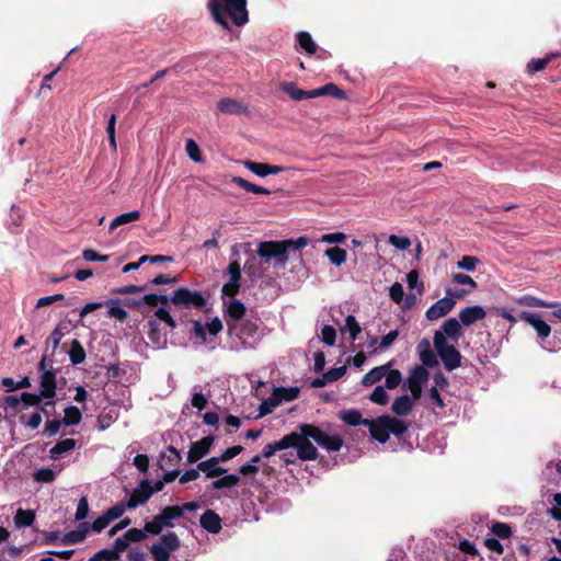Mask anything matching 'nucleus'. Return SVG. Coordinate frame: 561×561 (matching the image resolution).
<instances>
[{
  "instance_id": "obj_52",
  "label": "nucleus",
  "mask_w": 561,
  "mask_h": 561,
  "mask_svg": "<svg viewBox=\"0 0 561 561\" xmlns=\"http://www.w3.org/2000/svg\"><path fill=\"white\" fill-rule=\"evenodd\" d=\"M480 263V260L477 256L472 255H463L461 260L457 262V266L460 270H465L468 272H472L476 270L477 265Z\"/></svg>"
},
{
  "instance_id": "obj_14",
  "label": "nucleus",
  "mask_w": 561,
  "mask_h": 561,
  "mask_svg": "<svg viewBox=\"0 0 561 561\" xmlns=\"http://www.w3.org/2000/svg\"><path fill=\"white\" fill-rule=\"evenodd\" d=\"M485 317V309L479 305L468 306L459 312V321L463 327H469L477 321L483 320Z\"/></svg>"
},
{
  "instance_id": "obj_38",
  "label": "nucleus",
  "mask_w": 561,
  "mask_h": 561,
  "mask_svg": "<svg viewBox=\"0 0 561 561\" xmlns=\"http://www.w3.org/2000/svg\"><path fill=\"white\" fill-rule=\"evenodd\" d=\"M324 255L329 259V261L335 265L341 266L345 263L347 257L346 250L340 247H333L325 250Z\"/></svg>"
},
{
  "instance_id": "obj_59",
  "label": "nucleus",
  "mask_w": 561,
  "mask_h": 561,
  "mask_svg": "<svg viewBox=\"0 0 561 561\" xmlns=\"http://www.w3.org/2000/svg\"><path fill=\"white\" fill-rule=\"evenodd\" d=\"M369 399L377 404L385 405L388 402V393L383 387L377 386L370 393Z\"/></svg>"
},
{
  "instance_id": "obj_41",
  "label": "nucleus",
  "mask_w": 561,
  "mask_h": 561,
  "mask_svg": "<svg viewBox=\"0 0 561 561\" xmlns=\"http://www.w3.org/2000/svg\"><path fill=\"white\" fill-rule=\"evenodd\" d=\"M192 329L190 331L191 337H195V344H204L206 343V325L202 323L201 320H191Z\"/></svg>"
},
{
  "instance_id": "obj_23",
  "label": "nucleus",
  "mask_w": 561,
  "mask_h": 561,
  "mask_svg": "<svg viewBox=\"0 0 561 561\" xmlns=\"http://www.w3.org/2000/svg\"><path fill=\"white\" fill-rule=\"evenodd\" d=\"M413 400L408 394L400 396L396 398L392 403L391 410L394 414L399 416H407L411 413L413 409Z\"/></svg>"
},
{
  "instance_id": "obj_24",
  "label": "nucleus",
  "mask_w": 561,
  "mask_h": 561,
  "mask_svg": "<svg viewBox=\"0 0 561 561\" xmlns=\"http://www.w3.org/2000/svg\"><path fill=\"white\" fill-rule=\"evenodd\" d=\"M245 312V305L238 299H232L227 308L228 321L239 322L243 320Z\"/></svg>"
},
{
  "instance_id": "obj_54",
  "label": "nucleus",
  "mask_w": 561,
  "mask_h": 561,
  "mask_svg": "<svg viewBox=\"0 0 561 561\" xmlns=\"http://www.w3.org/2000/svg\"><path fill=\"white\" fill-rule=\"evenodd\" d=\"M385 376H386V387L388 389L397 388L402 380L401 373L398 369L390 370L388 368L387 374Z\"/></svg>"
},
{
  "instance_id": "obj_18",
  "label": "nucleus",
  "mask_w": 561,
  "mask_h": 561,
  "mask_svg": "<svg viewBox=\"0 0 561 561\" xmlns=\"http://www.w3.org/2000/svg\"><path fill=\"white\" fill-rule=\"evenodd\" d=\"M199 524L202 528L210 534H218L222 528L220 516L213 510H207L201 515Z\"/></svg>"
},
{
  "instance_id": "obj_12",
  "label": "nucleus",
  "mask_w": 561,
  "mask_h": 561,
  "mask_svg": "<svg viewBox=\"0 0 561 561\" xmlns=\"http://www.w3.org/2000/svg\"><path fill=\"white\" fill-rule=\"evenodd\" d=\"M365 426L368 427L370 436L377 442L385 444L389 439L390 435L387 430L385 414L376 419L366 420Z\"/></svg>"
},
{
  "instance_id": "obj_36",
  "label": "nucleus",
  "mask_w": 561,
  "mask_h": 561,
  "mask_svg": "<svg viewBox=\"0 0 561 561\" xmlns=\"http://www.w3.org/2000/svg\"><path fill=\"white\" fill-rule=\"evenodd\" d=\"M68 354L72 365L82 364L87 357L85 351L78 340H72Z\"/></svg>"
},
{
  "instance_id": "obj_46",
  "label": "nucleus",
  "mask_w": 561,
  "mask_h": 561,
  "mask_svg": "<svg viewBox=\"0 0 561 561\" xmlns=\"http://www.w3.org/2000/svg\"><path fill=\"white\" fill-rule=\"evenodd\" d=\"M348 331L351 341H355L358 337V334L362 332V328L357 322L356 318L352 314H348L345 318V327L342 329V332Z\"/></svg>"
},
{
  "instance_id": "obj_53",
  "label": "nucleus",
  "mask_w": 561,
  "mask_h": 561,
  "mask_svg": "<svg viewBox=\"0 0 561 561\" xmlns=\"http://www.w3.org/2000/svg\"><path fill=\"white\" fill-rule=\"evenodd\" d=\"M491 531L501 539H506L512 535V528L506 523L496 522L492 525Z\"/></svg>"
},
{
  "instance_id": "obj_8",
  "label": "nucleus",
  "mask_w": 561,
  "mask_h": 561,
  "mask_svg": "<svg viewBox=\"0 0 561 561\" xmlns=\"http://www.w3.org/2000/svg\"><path fill=\"white\" fill-rule=\"evenodd\" d=\"M228 330L230 334H236L238 339L242 341V344H251L257 333L259 327L256 322L250 319H243L239 322L227 321Z\"/></svg>"
},
{
  "instance_id": "obj_30",
  "label": "nucleus",
  "mask_w": 561,
  "mask_h": 561,
  "mask_svg": "<svg viewBox=\"0 0 561 561\" xmlns=\"http://www.w3.org/2000/svg\"><path fill=\"white\" fill-rule=\"evenodd\" d=\"M339 417L350 426L365 425L367 419H363L358 410L350 409L340 412Z\"/></svg>"
},
{
  "instance_id": "obj_1",
  "label": "nucleus",
  "mask_w": 561,
  "mask_h": 561,
  "mask_svg": "<svg viewBox=\"0 0 561 561\" xmlns=\"http://www.w3.org/2000/svg\"><path fill=\"white\" fill-rule=\"evenodd\" d=\"M293 433L297 437L296 457L302 461H311L319 458L318 448L312 442L329 453L340 451L344 445V440L339 434H330L322 427L311 423L298 425Z\"/></svg>"
},
{
  "instance_id": "obj_48",
  "label": "nucleus",
  "mask_w": 561,
  "mask_h": 561,
  "mask_svg": "<svg viewBox=\"0 0 561 561\" xmlns=\"http://www.w3.org/2000/svg\"><path fill=\"white\" fill-rule=\"evenodd\" d=\"M19 421L24 427L36 430L42 423V414L39 411H35L28 419L25 415H20Z\"/></svg>"
},
{
  "instance_id": "obj_13",
  "label": "nucleus",
  "mask_w": 561,
  "mask_h": 561,
  "mask_svg": "<svg viewBox=\"0 0 561 561\" xmlns=\"http://www.w3.org/2000/svg\"><path fill=\"white\" fill-rule=\"evenodd\" d=\"M296 439H297V437L294 436V433L291 432V433L283 436L279 440L267 444L264 447L261 455L263 458H271L277 451L285 450L288 448L296 449V442H297Z\"/></svg>"
},
{
  "instance_id": "obj_49",
  "label": "nucleus",
  "mask_w": 561,
  "mask_h": 561,
  "mask_svg": "<svg viewBox=\"0 0 561 561\" xmlns=\"http://www.w3.org/2000/svg\"><path fill=\"white\" fill-rule=\"evenodd\" d=\"M182 459V456H169L167 454H161L158 459V466L162 470H168L171 468H175Z\"/></svg>"
},
{
  "instance_id": "obj_51",
  "label": "nucleus",
  "mask_w": 561,
  "mask_h": 561,
  "mask_svg": "<svg viewBox=\"0 0 561 561\" xmlns=\"http://www.w3.org/2000/svg\"><path fill=\"white\" fill-rule=\"evenodd\" d=\"M185 151L194 162H201L203 160L202 151L194 139H188L186 141Z\"/></svg>"
},
{
  "instance_id": "obj_50",
  "label": "nucleus",
  "mask_w": 561,
  "mask_h": 561,
  "mask_svg": "<svg viewBox=\"0 0 561 561\" xmlns=\"http://www.w3.org/2000/svg\"><path fill=\"white\" fill-rule=\"evenodd\" d=\"M44 399V394L39 391V393L32 392H23L21 394L22 403L25 408L30 407H38Z\"/></svg>"
},
{
  "instance_id": "obj_63",
  "label": "nucleus",
  "mask_w": 561,
  "mask_h": 561,
  "mask_svg": "<svg viewBox=\"0 0 561 561\" xmlns=\"http://www.w3.org/2000/svg\"><path fill=\"white\" fill-rule=\"evenodd\" d=\"M388 242L399 250H408L411 247V240L408 237H400L397 234H391Z\"/></svg>"
},
{
  "instance_id": "obj_57",
  "label": "nucleus",
  "mask_w": 561,
  "mask_h": 561,
  "mask_svg": "<svg viewBox=\"0 0 561 561\" xmlns=\"http://www.w3.org/2000/svg\"><path fill=\"white\" fill-rule=\"evenodd\" d=\"M126 510H128L126 502H118L114 506L110 507L105 512V515L110 519V522H112L114 519L122 517Z\"/></svg>"
},
{
  "instance_id": "obj_4",
  "label": "nucleus",
  "mask_w": 561,
  "mask_h": 561,
  "mask_svg": "<svg viewBox=\"0 0 561 561\" xmlns=\"http://www.w3.org/2000/svg\"><path fill=\"white\" fill-rule=\"evenodd\" d=\"M433 343L437 355L448 371H453L461 366L462 356L460 352L447 342L443 332L436 331L434 333Z\"/></svg>"
},
{
  "instance_id": "obj_16",
  "label": "nucleus",
  "mask_w": 561,
  "mask_h": 561,
  "mask_svg": "<svg viewBox=\"0 0 561 561\" xmlns=\"http://www.w3.org/2000/svg\"><path fill=\"white\" fill-rule=\"evenodd\" d=\"M220 459L219 457H210L204 461H199L197 467L199 471L205 473L206 478L213 479L220 477L227 472V469L219 466Z\"/></svg>"
},
{
  "instance_id": "obj_11",
  "label": "nucleus",
  "mask_w": 561,
  "mask_h": 561,
  "mask_svg": "<svg viewBox=\"0 0 561 561\" xmlns=\"http://www.w3.org/2000/svg\"><path fill=\"white\" fill-rule=\"evenodd\" d=\"M455 305V300L450 296L446 295V297L434 302L426 310L425 316L430 321L437 320L448 314L454 309Z\"/></svg>"
},
{
  "instance_id": "obj_34",
  "label": "nucleus",
  "mask_w": 561,
  "mask_h": 561,
  "mask_svg": "<svg viewBox=\"0 0 561 561\" xmlns=\"http://www.w3.org/2000/svg\"><path fill=\"white\" fill-rule=\"evenodd\" d=\"M139 218H140L139 210H133V211L121 214L112 220L108 230H110V232H113L119 226L136 221Z\"/></svg>"
},
{
  "instance_id": "obj_60",
  "label": "nucleus",
  "mask_w": 561,
  "mask_h": 561,
  "mask_svg": "<svg viewBox=\"0 0 561 561\" xmlns=\"http://www.w3.org/2000/svg\"><path fill=\"white\" fill-rule=\"evenodd\" d=\"M240 291V280L229 279L221 288L222 296L234 297Z\"/></svg>"
},
{
  "instance_id": "obj_42",
  "label": "nucleus",
  "mask_w": 561,
  "mask_h": 561,
  "mask_svg": "<svg viewBox=\"0 0 561 561\" xmlns=\"http://www.w3.org/2000/svg\"><path fill=\"white\" fill-rule=\"evenodd\" d=\"M275 394H277V398L280 400V403L286 401H293L299 397L300 389L298 387H278L275 388L273 391Z\"/></svg>"
},
{
  "instance_id": "obj_27",
  "label": "nucleus",
  "mask_w": 561,
  "mask_h": 561,
  "mask_svg": "<svg viewBox=\"0 0 561 561\" xmlns=\"http://www.w3.org/2000/svg\"><path fill=\"white\" fill-rule=\"evenodd\" d=\"M239 482H240V477L234 473H230V474H226V476L213 481L210 483V485L208 486V489H210V490L231 489V488L238 485Z\"/></svg>"
},
{
  "instance_id": "obj_10",
  "label": "nucleus",
  "mask_w": 561,
  "mask_h": 561,
  "mask_svg": "<svg viewBox=\"0 0 561 561\" xmlns=\"http://www.w3.org/2000/svg\"><path fill=\"white\" fill-rule=\"evenodd\" d=\"M149 480H141L136 489L129 495L126 502L128 510H135L136 507L146 504L150 500Z\"/></svg>"
},
{
  "instance_id": "obj_64",
  "label": "nucleus",
  "mask_w": 561,
  "mask_h": 561,
  "mask_svg": "<svg viewBox=\"0 0 561 561\" xmlns=\"http://www.w3.org/2000/svg\"><path fill=\"white\" fill-rule=\"evenodd\" d=\"M84 540V534L81 531L70 530L64 535L61 541L66 545H76Z\"/></svg>"
},
{
  "instance_id": "obj_37",
  "label": "nucleus",
  "mask_w": 561,
  "mask_h": 561,
  "mask_svg": "<svg viewBox=\"0 0 561 561\" xmlns=\"http://www.w3.org/2000/svg\"><path fill=\"white\" fill-rule=\"evenodd\" d=\"M428 378V371L424 366H417L408 378V387H422Z\"/></svg>"
},
{
  "instance_id": "obj_56",
  "label": "nucleus",
  "mask_w": 561,
  "mask_h": 561,
  "mask_svg": "<svg viewBox=\"0 0 561 561\" xmlns=\"http://www.w3.org/2000/svg\"><path fill=\"white\" fill-rule=\"evenodd\" d=\"M56 478V473L50 468H42L34 473V479L37 482L49 483Z\"/></svg>"
},
{
  "instance_id": "obj_26",
  "label": "nucleus",
  "mask_w": 561,
  "mask_h": 561,
  "mask_svg": "<svg viewBox=\"0 0 561 561\" xmlns=\"http://www.w3.org/2000/svg\"><path fill=\"white\" fill-rule=\"evenodd\" d=\"M147 327H148V332H147L148 339L150 340V342L153 345L161 346L162 344L165 343V339H164L163 334L161 333L159 323L157 322L156 319L150 318L147 322Z\"/></svg>"
},
{
  "instance_id": "obj_35",
  "label": "nucleus",
  "mask_w": 561,
  "mask_h": 561,
  "mask_svg": "<svg viewBox=\"0 0 561 561\" xmlns=\"http://www.w3.org/2000/svg\"><path fill=\"white\" fill-rule=\"evenodd\" d=\"M232 182L234 184H237L239 187H241L242 190H244L245 192H250V193H254V194H263V195L271 194L270 190H267L263 186L256 185L254 183H251L241 176H234L232 179Z\"/></svg>"
},
{
  "instance_id": "obj_47",
  "label": "nucleus",
  "mask_w": 561,
  "mask_h": 561,
  "mask_svg": "<svg viewBox=\"0 0 561 561\" xmlns=\"http://www.w3.org/2000/svg\"><path fill=\"white\" fill-rule=\"evenodd\" d=\"M451 283L470 288L472 290L478 288L477 282L471 276L462 273H454L451 275Z\"/></svg>"
},
{
  "instance_id": "obj_43",
  "label": "nucleus",
  "mask_w": 561,
  "mask_h": 561,
  "mask_svg": "<svg viewBox=\"0 0 561 561\" xmlns=\"http://www.w3.org/2000/svg\"><path fill=\"white\" fill-rule=\"evenodd\" d=\"M530 325L536 330L538 337L541 340L547 339L551 333L550 325L539 314L530 321Z\"/></svg>"
},
{
  "instance_id": "obj_39",
  "label": "nucleus",
  "mask_w": 561,
  "mask_h": 561,
  "mask_svg": "<svg viewBox=\"0 0 561 561\" xmlns=\"http://www.w3.org/2000/svg\"><path fill=\"white\" fill-rule=\"evenodd\" d=\"M35 520V513L31 510L19 508L14 516V524L18 527H28Z\"/></svg>"
},
{
  "instance_id": "obj_31",
  "label": "nucleus",
  "mask_w": 561,
  "mask_h": 561,
  "mask_svg": "<svg viewBox=\"0 0 561 561\" xmlns=\"http://www.w3.org/2000/svg\"><path fill=\"white\" fill-rule=\"evenodd\" d=\"M76 440L73 438H65L59 440L50 450L49 456L51 459H58L62 454L75 449Z\"/></svg>"
},
{
  "instance_id": "obj_62",
  "label": "nucleus",
  "mask_w": 561,
  "mask_h": 561,
  "mask_svg": "<svg viewBox=\"0 0 561 561\" xmlns=\"http://www.w3.org/2000/svg\"><path fill=\"white\" fill-rule=\"evenodd\" d=\"M124 305L126 307L133 308L138 310L145 318L149 317L150 310L146 307H144V301H141V298H128L124 300Z\"/></svg>"
},
{
  "instance_id": "obj_33",
  "label": "nucleus",
  "mask_w": 561,
  "mask_h": 561,
  "mask_svg": "<svg viewBox=\"0 0 561 561\" xmlns=\"http://www.w3.org/2000/svg\"><path fill=\"white\" fill-rule=\"evenodd\" d=\"M560 56L559 54H553V53H550L548 54L546 57L543 58H533L528 64H527V72L530 73V75H534L536 72H539L543 69H546V67L549 65V62L556 58Z\"/></svg>"
},
{
  "instance_id": "obj_25",
  "label": "nucleus",
  "mask_w": 561,
  "mask_h": 561,
  "mask_svg": "<svg viewBox=\"0 0 561 561\" xmlns=\"http://www.w3.org/2000/svg\"><path fill=\"white\" fill-rule=\"evenodd\" d=\"M312 95H314L316 98L328 95L339 100H343L346 96L345 92L342 89H340L335 83L332 82L327 83L321 88L313 89Z\"/></svg>"
},
{
  "instance_id": "obj_22",
  "label": "nucleus",
  "mask_w": 561,
  "mask_h": 561,
  "mask_svg": "<svg viewBox=\"0 0 561 561\" xmlns=\"http://www.w3.org/2000/svg\"><path fill=\"white\" fill-rule=\"evenodd\" d=\"M217 106L219 111L225 114H241L248 112L247 106H244L239 101L230 98L219 100Z\"/></svg>"
},
{
  "instance_id": "obj_61",
  "label": "nucleus",
  "mask_w": 561,
  "mask_h": 561,
  "mask_svg": "<svg viewBox=\"0 0 561 561\" xmlns=\"http://www.w3.org/2000/svg\"><path fill=\"white\" fill-rule=\"evenodd\" d=\"M147 531L138 528H130L124 535L128 542H140L147 538Z\"/></svg>"
},
{
  "instance_id": "obj_7",
  "label": "nucleus",
  "mask_w": 561,
  "mask_h": 561,
  "mask_svg": "<svg viewBox=\"0 0 561 561\" xmlns=\"http://www.w3.org/2000/svg\"><path fill=\"white\" fill-rule=\"evenodd\" d=\"M180 539L175 533H168L150 547L154 561H169L170 553L180 548Z\"/></svg>"
},
{
  "instance_id": "obj_21",
  "label": "nucleus",
  "mask_w": 561,
  "mask_h": 561,
  "mask_svg": "<svg viewBox=\"0 0 561 561\" xmlns=\"http://www.w3.org/2000/svg\"><path fill=\"white\" fill-rule=\"evenodd\" d=\"M280 90L283 92H285L286 94H288L290 96V99H293L295 101H301V100H306V99L316 98L314 95H312L313 90H308V91L302 90V89L298 88V85L295 82H283L280 84Z\"/></svg>"
},
{
  "instance_id": "obj_45",
  "label": "nucleus",
  "mask_w": 561,
  "mask_h": 561,
  "mask_svg": "<svg viewBox=\"0 0 561 561\" xmlns=\"http://www.w3.org/2000/svg\"><path fill=\"white\" fill-rule=\"evenodd\" d=\"M280 404V400L274 392L271 397L264 400L259 407V416H265L273 412V410Z\"/></svg>"
},
{
  "instance_id": "obj_28",
  "label": "nucleus",
  "mask_w": 561,
  "mask_h": 561,
  "mask_svg": "<svg viewBox=\"0 0 561 561\" xmlns=\"http://www.w3.org/2000/svg\"><path fill=\"white\" fill-rule=\"evenodd\" d=\"M296 39L300 48L304 49L308 55L316 54L318 45L314 43L309 32H298L296 35Z\"/></svg>"
},
{
  "instance_id": "obj_19",
  "label": "nucleus",
  "mask_w": 561,
  "mask_h": 561,
  "mask_svg": "<svg viewBox=\"0 0 561 561\" xmlns=\"http://www.w3.org/2000/svg\"><path fill=\"white\" fill-rule=\"evenodd\" d=\"M461 325V322L456 318H448L443 322L439 331L444 333L446 340L449 339L454 342H458L462 335Z\"/></svg>"
},
{
  "instance_id": "obj_29",
  "label": "nucleus",
  "mask_w": 561,
  "mask_h": 561,
  "mask_svg": "<svg viewBox=\"0 0 561 561\" xmlns=\"http://www.w3.org/2000/svg\"><path fill=\"white\" fill-rule=\"evenodd\" d=\"M388 368L389 365L374 367L363 377L362 383L366 387L375 385L387 374Z\"/></svg>"
},
{
  "instance_id": "obj_58",
  "label": "nucleus",
  "mask_w": 561,
  "mask_h": 561,
  "mask_svg": "<svg viewBox=\"0 0 561 561\" xmlns=\"http://www.w3.org/2000/svg\"><path fill=\"white\" fill-rule=\"evenodd\" d=\"M446 295L450 296L455 302L457 300L463 299L468 295H470L473 290L467 287H447L446 288Z\"/></svg>"
},
{
  "instance_id": "obj_9",
  "label": "nucleus",
  "mask_w": 561,
  "mask_h": 561,
  "mask_svg": "<svg viewBox=\"0 0 561 561\" xmlns=\"http://www.w3.org/2000/svg\"><path fill=\"white\" fill-rule=\"evenodd\" d=\"M214 442L215 437L213 435H208L197 442H193L187 453V462L195 463L204 458L210 451Z\"/></svg>"
},
{
  "instance_id": "obj_20",
  "label": "nucleus",
  "mask_w": 561,
  "mask_h": 561,
  "mask_svg": "<svg viewBox=\"0 0 561 561\" xmlns=\"http://www.w3.org/2000/svg\"><path fill=\"white\" fill-rule=\"evenodd\" d=\"M420 360L426 367L433 368L438 365L437 355L431 350L430 341L423 339L419 343Z\"/></svg>"
},
{
  "instance_id": "obj_3",
  "label": "nucleus",
  "mask_w": 561,
  "mask_h": 561,
  "mask_svg": "<svg viewBox=\"0 0 561 561\" xmlns=\"http://www.w3.org/2000/svg\"><path fill=\"white\" fill-rule=\"evenodd\" d=\"M309 243L307 237L280 241H262L257 244L256 253L265 262L275 260V265L284 267L288 262V251L300 250Z\"/></svg>"
},
{
  "instance_id": "obj_2",
  "label": "nucleus",
  "mask_w": 561,
  "mask_h": 561,
  "mask_svg": "<svg viewBox=\"0 0 561 561\" xmlns=\"http://www.w3.org/2000/svg\"><path fill=\"white\" fill-rule=\"evenodd\" d=\"M248 0H208L207 10L211 19L224 30L230 31L231 23L238 27L249 22Z\"/></svg>"
},
{
  "instance_id": "obj_15",
  "label": "nucleus",
  "mask_w": 561,
  "mask_h": 561,
  "mask_svg": "<svg viewBox=\"0 0 561 561\" xmlns=\"http://www.w3.org/2000/svg\"><path fill=\"white\" fill-rule=\"evenodd\" d=\"M39 386L41 392L44 394V399H54L57 391L56 371L47 370L41 373Z\"/></svg>"
},
{
  "instance_id": "obj_6",
  "label": "nucleus",
  "mask_w": 561,
  "mask_h": 561,
  "mask_svg": "<svg viewBox=\"0 0 561 561\" xmlns=\"http://www.w3.org/2000/svg\"><path fill=\"white\" fill-rule=\"evenodd\" d=\"M171 304L186 309L202 310L206 307L207 301L202 291L180 287L171 295Z\"/></svg>"
},
{
  "instance_id": "obj_17",
  "label": "nucleus",
  "mask_w": 561,
  "mask_h": 561,
  "mask_svg": "<svg viewBox=\"0 0 561 561\" xmlns=\"http://www.w3.org/2000/svg\"><path fill=\"white\" fill-rule=\"evenodd\" d=\"M244 167L259 176H267L270 174H278L285 171V167L282 165H273L268 163L255 162L251 160H245L243 162Z\"/></svg>"
},
{
  "instance_id": "obj_32",
  "label": "nucleus",
  "mask_w": 561,
  "mask_h": 561,
  "mask_svg": "<svg viewBox=\"0 0 561 561\" xmlns=\"http://www.w3.org/2000/svg\"><path fill=\"white\" fill-rule=\"evenodd\" d=\"M385 419L389 435L393 434L394 436L399 437L408 431V424L404 421L387 414H385Z\"/></svg>"
},
{
  "instance_id": "obj_44",
  "label": "nucleus",
  "mask_w": 561,
  "mask_h": 561,
  "mask_svg": "<svg viewBox=\"0 0 561 561\" xmlns=\"http://www.w3.org/2000/svg\"><path fill=\"white\" fill-rule=\"evenodd\" d=\"M64 336V332L60 325H57L50 333V335L46 340L47 351L51 347V356L55 355L56 351L59 347L60 341Z\"/></svg>"
},
{
  "instance_id": "obj_40",
  "label": "nucleus",
  "mask_w": 561,
  "mask_h": 561,
  "mask_svg": "<svg viewBox=\"0 0 561 561\" xmlns=\"http://www.w3.org/2000/svg\"><path fill=\"white\" fill-rule=\"evenodd\" d=\"M82 420V413L79 408L75 405H69L65 409V416L61 420L64 425L73 426L78 425Z\"/></svg>"
},
{
  "instance_id": "obj_5",
  "label": "nucleus",
  "mask_w": 561,
  "mask_h": 561,
  "mask_svg": "<svg viewBox=\"0 0 561 561\" xmlns=\"http://www.w3.org/2000/svg\"><path fill=\"white\" fill-rule=\"evenodd\" d=\"M181 508L179 505H169L161 510L159 515H156L151 522L145 524V531L150 535H160L164 527L173 528L174 520L180 519Z\"/></svg>"
},
{
  "instance_id": "obj_55",
  "label": "nucleus",
  "mask_w": 561,
  "mask_h": 561,
  "mask_svg": "<svg viewBox=\"0 0 561 561\" xmlns=\"http://www.w3.org/2000/svg\"><path fill=\"white\" fill-rule=\"evenodd\" d=\"M62 424H64V422L61 420H57V419L49 420V419H47L46 422H45V427H44L43 434L45 436H47V437H53V436L58 434V432L60 430V426Z\"/></svg>"
}]
</instances>
